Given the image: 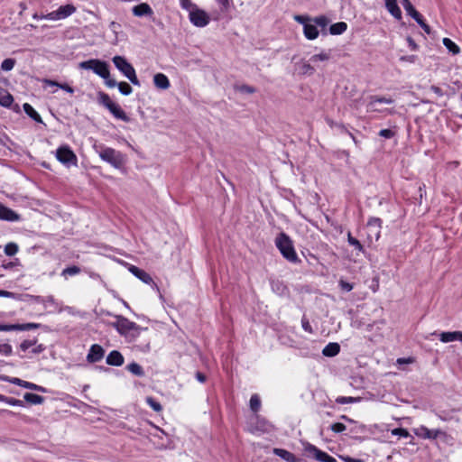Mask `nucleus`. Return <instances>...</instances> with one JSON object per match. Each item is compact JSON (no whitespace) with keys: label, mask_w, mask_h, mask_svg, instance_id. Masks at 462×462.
I'll list each match as a JSON object with an SVG mask.
<instances>
[{"label":"nucleus","mask_w":462,"mask_h":462,"mask_svg":"<svg viewBox=\"0 0 462 462\" xmlns=\"http://www.w3.org/2000/svg\"><path fill=\"white\" fill-rule=\"evenodd\" d=\"M444 46L453 54H458L460 52V48L452 42L449 38H444L442 41Z\"/></svg>","instance_id":"72a5a7b5"},{"label":"nucleus","mask_w":462,"mask_h":462,"mask_svg":"<svg viewBox=\"0 0 462 462\" xmlns=\"http://www.w3.org/2000/svg\"><path fill=\"white\" fill-rule=\"evenodd\" d=\"M330 429L332 431L336 432V433H340V432H343L344 430H346V425L341 423V422H336V423H333L331 426H330Z\"/></svg>","instance_id":"5fc2aeb1"},{"label":"nucleus","mask_w":462,"mask_h":462,"mask_svg":"<svg viewBox=\"0 0 462 462\" xmlns=\"http://www.w3.org/2000/svg\"><path fill=\"white\" fill-rule=\"evenodd\" d=\"M305 450L310 454L313 455V457L320 462H337V459L328 453L319 449L316 446L308 444L305 448Z\"/></svg>","instance_id":"9d476101"},{"label":"nucleus","mask_w":462,"mask_h":462,"mask_svg":"<svg viewBox=\"0 0 462 462\" xmlns=\"http://www.w3.org/2000/svg\"><path fill=\"white\" fill-rule=\"evenodd\" d=\"M303 33L308 40H315L319 36L317 26L310 22L303 27Z\"/></svg>","instance_id":"5701e85b"},{"label":"nucleus","mask_w":462,"mask_h":462,"mask_svg":"<svg viewBox=\"0 0 462 462\" xmlns=\"http://www.w3.org/2000/svg\"><path fill=\"white\" fill-rule=\"evenodd\" d=\"M331 53L328 51H322L319 54H314L310 57V61L312 63H316L318 61H327L330 59Z\"/></svg>","instance_id":"2f4dec72"},{"label":"nucleus","mask_w":462,"mask_h":462,"mask_svg":"<svg viewBox=\"0 0 462 462\" xmlns=\"http://www.w3.org/2000/svg\"><path fill=\"white\" fill-rule=\"evenodd\" d=\"M99 157L116 169H121L125 162V155L113 148L101 146L97 151Z\"/></svg>","instance_id":"f03ea898"},{"label":"nucleus","mask_w":462,"mask_h":462,"mask_svg":"<svg viewBox=\"0 0 462 462\" xmlns=\"http://www.w3.org/2000/svg\"><path fill=\"white\" fill-rule=\"evenodd\" d=\"M101 103L108 109V106L110 104H115L109 97V96L106 93H100L99 94Z\"/></svg>","instance_id":"603ef678"},{"label":"nucleus","mask_w":462,"mask_h":462,"mask_svg":"<svg viewBox=\"0 0 462 462\" xmlns=\"http://www.w3.org/2000/svg\"><path fill=\"white\" fill-rule=\"evenodd\" d=\"M18 245L15 243H8L5 246V253L8 256H13L18 252Z\"/></svg>","instance_id":"a19ab883"},{"label":"nucleus","mask_w":462,"mask_h":462,"mask_svg":"<svg viewBox=\"0 0 462 462\" xmlns=\"http://www.w3.org/2000/svg\"><path fill=\"white\" fill-rule=\"evenodd\" d=\"M127 370L130 373H132L133 374L137 375V376L144 375L143 367L139 364L134 363V362H133L127 365Z\"/></svg>","instance_id":"f704fd0d"},{"label":"nucleus","mask_w":462,"mask_h":462,"mask_svg":"<svg viewBox=\"0 0 462 462\" xmlns=\"http://www.w3.org/2000/svg\"><path fill=\"white\" fill-rule=\"evenodd\" d=\"M136 277L146 284H151L153 282L151 275L143 270H141V273H139Z\"/></svg>","instance_id":"49530a36"},{"label":"nucleus","mask_w":462,"mask_h":462,"mask_svg":"<svg viewBox=\"0 0 462 462\" xmlns=\"http://www.w3.org/2000/svg\"><path fill=\"white\" fill-rule=\"evenodd\" d=\"M0 297L16 299V294L12 291L0 290Z\"/></svg>","instance_id":"680f3d73"},{"label":"nucleus","mask_w":462,"mask_h":462,"mask_svg":"<svg viewBox=\"0 0 462 462\" xmlns=\"http://www.w3.org/2000/svg\"><path fill=\"white\" fill-rule=\"evenodd\" d=\"M220 5V10L223 13L229 11L232 0H216Z\"/></svg>","instance_id":"8fccbe9b"},{"label":"nucleus","mask_w":462,"mask_h":462,"mask_svg":"<svg viewBox=\"0 0 462 462\" xmlns=\"http://www.w3.org/2000/svg\"><path fill=\"white\" fill-rule=\"evenodd\" d=\"M108 110L116 118L120 119L124 122L130 121L129 116L125 114V112L116 103L110 104V106H108Z\"/></svg>","instance_id":"aec40b11"},{"label":"nucleus","mask_w":462,"mask_h":462,"mask_svg":"<svg viewBox=\"0 0 462 462\" xmlns=\"http://www.w3.org/2000/svg\"><path fill=\"white\" fill-rule=\"evenodd\" d=\"M261 407V401L257 394H253L250 398V409L256 412L259 411Z\"/></svg>","instance_id":"ea45409f"},{"label":"nucleus","mask_w":462,"mask_h":462,"mask_svg":"<svg viewBox=\"0 0 462 462\" xmlns=\"http://www.w3.org/2000/svg\"><path fill=\"white\" fill-rule=\"evenodd\" d=\"M403 7L407 14L411 15L416 22L422 19L421 14L413 7L409 0H403Z\"/></svg>","instance_id":"393cba45"},{"label":"nucleus","mask_w":462,"mask_h":462,"mask_svg":"<svg viewBox=\"0 0 462 462\" xmlns=\"http://www.w3.org/2000/svg\"><path fill=\"white\" fill-rule=\"evenodd\" d=\"M79 273H80V268L76 265H72V266H69V267L65 268L62 271L61 275L67 279L68 276H74V275L79 274Z\"/></svg>","instance_id":"4c0bfd02"},{"label":"nucleus","mask_w":462,"mask_h":462,"mask_svg":"<svg viewBox=\"0 0 462 462\" xmlns=\"http://www.w3.org/2000/svg\"><path fill=\"white\" fill-rule=\"evenodd\" d=\"M13 352L12 346L8 343H0V354L4 356H10Z\"/></svg>","instance_id":"09e8293b"},{"label":"nucleus","mask_w":462,"mask_h":462,"mask_svg":"<svg viewBox=\"0 0 462 462\" xmlns=\"http://www.w3.org/2000/svg\"><path fill=\"white\" fill-rule=\"evenodd\" d=\"M141 270L140 268H138L137 266H134V265H130L129 267V271L131 273H133L135 277L141 273Z\"/></svg>","instance_id":"774afa93"},{"label":"nucleus","mask_w":462,"mask_h":462,"mask_svg":"<svg viewBox=\"0 0 462 462\" xmlns=\"http://www.w3.org/2000/svg\"><path fill=\"white\" fill-rule=\"evenodd\" d=\"M385 6L388 12L396 19L402 18V11L397 5L396 0H385Z\"/></svg>","instance_id":"4be33fe9"},{"label":"nucleus","mask_w":462,"mask_h":462,"mask_svg":"<svg viewBox=\"0 0 462 462\" xmlns=\"http://www.w3.org/2000/svg\"><path fill=\"white\" fill-rule=\"evenodd\" d=\"M20 217L17 213H15L13 209L6 208L0 204V219L5 221H17Z\"/></svg>","instance_id":"f3484780"},{"label":"nucleus","mask_w":462,"mask_h":462,"mask_svg":"<svg viewBox=\"0 0 462 462\" xmlns=\"http://www.w3.org/2000/svg\"><path fill=\"white\" fill-rule=\"evenodd\" d=\"M133 14L137 17L151 16L153 14V11L151 6L146 3H142L133 7Z\"/></svg>","instance_id":"dca6fc26"},{"label":"nucleus","mask_w":462,"mask_h":462,"mask_svg":"<svg viewBox=\"0 0 462 462\" xmlns=\"http://www.w3.org/2000/svg\"><path fill=\"white\" fill-rule=\"evenodd\" d=\"M7 381L13 384L19 385L25 389L34 390L41 393H46V389L44 387L35 384L33 383L23 381L20 378L13 377L8 379Z\"/></svg>","instance_id":"f8f14e48"},{"label":"nucleus","mask_w":462,"mask_h":462,"mask_svg":"<svg viewBox=\"0 0 462 462\" xmlns=\"http://www.w3.org/2000/svg\"><path fill=\"white\" fill-rule=\"evenodd\" d=\"M340 351V346L337 343H328L322 350L325 356L333 357Z\"/></svg>","instance_id":"b1692460"},{"label":"nucleus","mask_w":462,"mask_h":462,"mask_svg":"<svg viewBox=\"0 0 462 462\" xmlns=\"http://www.w3.org/2000/svg\"><path fill=\"white\" fill-rule=\"evenodd\" d=\"M377 103L380 104H393V99L391 97H378V96H371L369 97V102L367 104V111L370 112H375L378 111L375 105Z\"/></svg>","instance_id":"4468645a"},{"label":"nucleus","mask_w":462,"mask_h":462,"mask_svg":"<svg viewBox=\"0 0 462 462\" xmlns=\"http://www.w3.org/2000/svg\"><path fill=\"white\" fill-rule=\"evenodd\" d=\"M14 101L13 96L4 88H0V105L8 107Z\"/></svg>","instance_id":"cd10ccee"},{"label":"nucleus","mask_w":462,"mask_h":462,"mask_svg":"<svg viewBox=\"0 0 462 462\" xmlns=\"http://www.w3.org/2000/svg\"><path fill=\"white\" fill-rule=\"evenodd\" d=\"M76 12V7L71 5L68 4L65 5L60 6L57 10L52 11L44 16H42V18H45L46 20H51V21H58V20H63L71 14H73Z\"/></svg>","instance_id":"6e6552de"},{"label":"nucleus","mask_w":462,"mask_h":462,"mask_svg":"<svg viewBox=\"0 0 462 462\" xmlns=\"http://www.w3.org/2000/svg\"><path fill=\"white\" fill-rule=\"evenodd\" d=\"M112 60H113L116 68L121 73H123L124 76H125L131 81L132 84H134L135 86L140 85V82L136 76L134 68L132 66V64H130L126 60V59L125 57L115 56Z\"/></svg>","instance_id":"20e7f679"},{"label":"nucleus","mask_w":462,"mask_h":462,"mask_svg":"<svg viewBox=\"0 0 462 462\" xmlns=\"http://www.w3.org/2000/svg\"><path fill=\"white\" fill-rule=\"evenodd\" d=\"M311 21L315 23L317 27L319 26L323 30L326 29L329 23L328 18L325 15L317 16L311 19Z\"/></svg>","instance_id":"c9c22d12"},{"label":"nucleus","mask_w":462,"mask_h":462,"mask_svg":"<svg viewBox=\"0 0 462 462\" xmlns=\"http://www.w3.org/2000/svg\"><path fill=\"white\" fill-rule=\"evenodd\" d=\"M15 65V60L14 59H5L1 64V69L5 71H9L14 69Z\"/></svg>","instance_id":"c03bdc74"},{"label":"nucleus","mask_w":462,"mask_h":462,"mask_svg":"<svg viewBox=\"0 0 462 462\" xmlns=\"http://www.w3.org/2000/svg\"><path fill=\"white\" fill-rule=\"evenodd\" d=\"M153 83L157 88L168 89L171 86L170 80L163 73H157L153 76Z\"/></svg>","instance_id":"412c9836"},{"label":"nucleus","mask_w":462,"mask_h":462,"mask_svg":"<svg viewBox=\"0 0 462 462\" xmlns=\"http://www.w3.org/2000/svg\"><path fill=\"white\" fill-rule=\"evenodd\" d=\"M273 453L287 462H296L295 456L288 450L282 448H274Z\"/></svg>","instance_id":"a878e982"},{"label":"nucleus","mask_w":462,"mask_h":462,"mask_svg":"<svg viewBox=\"0 0 462 462\" xmlns=\"http://www.w3.org/2000/svg\"><path fill=\"white\" fill-rule=\"evenodd\" d=\"M301 326L306 332L312 333V328L310 324V321L305 317H303L301 319Z\"/></svg>","instance_id":"bf43d9fd"},{"label":"nucleus","mask_w":462,"mask_h":462,"mask_svg":"<svg viewBox=\"0 0 462 462\" xmlns=\"http://www.w3.org/2000/svg\"><path fill=\"white\" fill-rule=\"evenodd\" d=\"M347 29V24L345 22H338L329 27V32L332 35H339L345 32Z\"/></svg>","instance_id":"bb28decb"},{"label":"nucleus","mask_w":462,"mask_h":462,"mask_svg":"<svg viewBox=\"0 0 462 462\" xmlns=\"http://www.w3.org/2000/svg\"><path fill=\"white\" fill-rule=\"evenodd\" d=\"M56 159L68 168L78 165L77 155L67 144L61 145L57 149Z\"/></svg>","instance_id":"423d86ee"},{"label":"nucleus","mask_w":462,"mask_h":462,"mask_svg":"<svg viewBox=\"0 0 462 462\" xmlns=\"http://www.w3.org/2000/svg\"><path fill=\"white\" fill-rule=\"evenodd\" d=\"M106 81V85L108 87V88H115L116 86H118V83L113 79H110V76L106 79H104Z\"/></svg>","instance_id":"0e129e2a"},{"label":"nucleus","mask_w":462,"mask_h":462,"mask_svg":"<svg viewBox=\"0 0 462 462\" xmlns=\"http://www.w3.org/2000/svg\"><path fill=\"white\" fill-rule=\"evenodd\" d=\"M190 23L197 27H205L210 22L209 15L202 9L197 7L189 14Z\"/></svg>","instance_id":"1a4fd4ad"},{"label":"nucleus","mask_w":462,"mask_h":462,"mask_svg":"<svg viewBox=\"0 0 462 462\" xmlns=\"http://www.w3.org/2000/svg\"><path fill=\"white\" fill-rule=\"evenodd\" d=\"M347 242L350 245L354 246L357 251L364 253V246L356 238L352 236L350 232L347 234Z\"/></svg>","instance_id":"58836bf2"},{"label":"nucleus","mask_w":462,"mask_h":462,"mask_svg":"<svg viewBox=\"0 0 462 462\" xmlns=\"http://www.w3.org/2000/svg\"><path fill=\"white\" fill-rule=\"evenodd\" d=\"M239 90L247 94H253L255 92V88L248 85H242L239 87Z\"/></svg>","instance_id":"052dcab7"},{"label":"nucleus","mask_w":462,"mask_h":462,"mask_svg":"<svg viewBox=\"0 0 462 462\" xmlns=\"http://www.w3.org/2000/svg\"><path fill=\"white\" fill-rule=\"evenodd\" d=\"M118 89L122 95L128 96L132 93V87L126 82L118 83Z\"/></svg>","instance_id":"79ce46f5"},{"label":"nucleus","mask_w":462,"mask_h":462,"mask_svg":"<svg viewBox=\"0 0 462 462\" xmlns=\"http://www.w3.org/2000/svg\"><path fill=\"white\" fill-rule=\"evenodd\" d=\"M294 20H295L297 23H299L302 24V25H303V27L305 26V24H307L309 22H310V21H311V19H310V17H308V16H304V15H295V16H294Z\"/></svg>","instance_id":"6e6d98bb"},{"label":"nucleus","mask_w":462,"mask_h":462,"mask_svg":"<svg viewBox=\"0 0 462 462\" xmlns=\"http://www.w3.org/2000/svg\"><path fill=\"white\" fill-rule=\"evenodd\" d=\"M379 135L383 138L390 139L394 136V132L391 129H382L379 132Z\"/></svg>","instance_id":"4d7b16f0"},{"label":"nucleus","mask_w":462,"mask_h":462,"mask_svg":"<svg viewBox=\"0 0 462 462\" xmlns=\"http://www.w3.org/2000/svg\"><path fill=\"white\" fill-rule=\"evenodd\" d=\"M45 82H46L47 85H50V86H59L60 88L64 89L65 91H67L69 93H73V88L71 87H69V85H67V84L60 85L57 82L52 81V80H49V79L45 80Z\"/></svg>","instance_id":"3c124183"},{"label":"nucleus","mask_w":462,"mask_h":462,"mask_svg":"<svg viewBox=\"0 0 462 462\" xmlns=\"http://www.w3.org/2000/svg\"><path fill=\"white\" fill-rule=\"evenodd\" d=\"M105 355L104 348L98 345L94 344L90 346V349L87 356V361L88 363H97L103 359Z\"/></svg>","instance_id":"9b49d317"},{"label":"nucleus","mask_w":462,"mask_h":462,"mask_svg":"<svg viewBox=\"0 0 462 462\" xmlns=\"http://www.w3.org/2000/svg\"><path fill=\"white\" fill-rule=\"evenodd\" d=\"M180 5L183 9L189 12V14L198 7V5L193 4L191 0H180Z\"/></svg>","instance_id":"37998d69"},{"label":"nucleus","mask_w":462,"mask_h":462,"mask_svg":"<svg viewBox=\"0 0 462 462\" xmlns=\"http://www.w3.org/2000/svg\"><path fill=\"white\" fill-rule=\"evenodd\" d=\"M339 287L342 291H350L353 290V284H351L346 281H343V280L339 281Z\"/></svg>","instance_id":"13d9d810"},{"label":"nucleus","mask_w":462,"mask_h":462,"mask_svg":"<svg viewBox=\"0 0 462 462\" xmlns=\"http://www.w3.org/2000/svg\"><path fill=\"white\" fill-rule=\"evenodd\" d=\"M391 433L393 436H399V437H402V438H408V437H410L409 431L406 429H403V428L393 429L391 431Z\"/></svg>","instance_id":"de8ad7c7"},{"label":"nucleus","mask_w":462,"mask_h":462,"mask_svg":"<svg viewBox=\"0 0 462 462\" xmlns=\"http://www.w3.org/2000/svg\"><path fill=\"white\" fill-rule=\"evenodd\" d=\"M275 245L287 261L294 263L300 262L293 242L287 234L280 233L275 238Z\"/></svg>","instance_id":"f257e3e1"},{"label":"nucleus","mask_w":462,"mask_h":462,"mask_svg":"<svg viewBox=\"0 0 462 462\" xmlns=\"http://www.w3.org/2000/svg\"><path fill=\"white\" fill-rule=\"evenodd\" d=\"M382 223L383 221L379 217H373L368 219L367 226L374 232L375 241L380 238Z\"/></svg>","instance_id":"a211bd4d"},{"label":"nucleus","mask_w":462,"mask_h":462,"mask_svg":"<svg viewBox=\"0 0 462 462\" xmlns=\"http://www.w3.org/2000/svg\"><path fill=\"white\" fill-rule=\"evenodd\" d=\"M40 324L38 323H24V324H11L9 328H11V331L14 330H31L40 328Z\"/></svg>","instance_id":"c85d7f7f"},{"label":"nucleus","mask_w":462,"mask_h":462,"mask_svg":"<svg viewBox=\"0 0 462 462\" xmlns=\"http://www.w3.org/2000/svg\"><path fill=\"white\" fill-rule=\"evenodd\" d=\"M361 400H362L361 397L339 396L336 399V402L338 404H347V403L359 402Z\"/></svg>","instance_id":"e433bc0d"},{"label":"nucleus","mask_w":462,"mask_h":462,"mask_svg":"<svg viewBox=\"0 0 462 462\" xmlns=\"http://www.w3.org/2000/svg\"><path fill=\"white\" fill-rule=\"evenodd\" d=\"M196 379L199 382V383H205L207 381V377L206 375L201 373V372H197L196 373Z\"/></svg>","instance_id":"338daca9"},{"label":"nucleus","mask_w":462,"mask_h":462,"mask_svg":"<svg viewBox=\"0 0 462 462\" xmlns=\"http://www.w3.org/2000/svg\"><path fill=\"white\" fill-rule=\"evenodd\" d=\"M420 26L423 29V31L427 33V34H430V26L425 23L424 20L423 19H420L419 22H417Z\"/></svg>","instance_id":"e2e57ef3"},{"label":"nucleus","mask_w":462,"mask_h":462,"mask_svg":"<svg viewBox=\"0 0 462 462\" xmlns=\"http://www.w3.org/2000/svg\"><path fill=\"white\" fill-rule=\"evenodd\" d=\"M24 112L34 121L42 123L41 116L34 110V108L28 103L23 106Z\"/></svg>","instance_id":"c756f323"},{"label":"nucleus","mask_w":462,"mask_h":462,"mask_svg":"<svg viewBox=\"0 0 462 462\" xmlns=\"http://www.w3.org/2000/svg\"><path fill=\"white\" fill-rule=\"evenodd\" d=\"M23 399L31 404H42L44 402L42 396L32 393H24Z\"/></svg>","instance_id":"7c9ffc66"},{"label":"nucleus","mask_w":462,"mask_h":462,"mask_svg":"<svg viewBox=\"0 0 462 462\" xmlns=\"http://www.w3.org/2000/svg\"><path fill=\"white\" fill-rule=\"evenodd\" d=\"M412 431L418 438L423 439H437L439 438L447 437V433L440 429L430 430L423 425L413 428Z\"/></svg>","instance_id":"0eeeda50"},{"label":"nucleus","mask_w":462,"mask_h":462,"mask_svg":"<svg viewBox=\"0 0 462 462\" xmlns=\"http://www.w3.org/2000/svg\"><path fill=\"white\" fill-rule=\"evenodd\" d=\"M5 403L12 405V406H19V407L24 406L23 401L15 399V398H12V397H7Z\"/></svg>","instance_id":"864d4df0"},{"label":"nucleus","mask_w":462,"mask_h":462,"mask_svg":"<svg viewBox=\"0 0 462 462\" xmlns=\"http://www.w3.org/2000/svg\"><path fill=\"white\" fill-rule=\"evenodd\" d=\"M106 362L109 365L121 366L125 362V358L119 351L113 350L107 355Z\"/></svg>","instance_id":"2eb2a0df"},{"label":"nucleus","mask_w":462,"mask_h":462,"mask_svg":"<svg viewBox=\"0 0 462 462\" xmlns=\"http://www.w3.org/2000/svg\"><path fill=\"white\" fill-rule=\"evenodd\" d=\"M147 404L155 411H161L162 410V405L152 397L146 398Z\"/></svg>","instance_id":"a18cd8bd"},{"label":"nucleus","mask_w":462,"mask_h":462,"mask_svg":"<svg viewBox=\"0 0 462 462\" xmlns=\"http://www.w3.org/2000/svg\"><path fill=\"white\" fill-rule=\"evenodd\" d=\"M20 349L23 352L31 349L32 354H40L45 350V346L42 344H36V340H23L20 344Z\"/></svg>","instance_id":"ddd939ff"},{"label":"nucleus","mask_w":462,"mask_h":462,"mask_svg":"<svg viewBox=\"0 0 462 462\" xmlns=\"http://www.w3.org/2000/svg\"><path fill=\"white\" fill-rule=\"evenodd\" d=\"M112 326L122 336H127L131 332L137 336L140 333L141 328L135 322L129 320L123 316H116V321Z\"/></svg>","instance_id":"39448f33"},{"label":"nucleus","mask_w":462,"mask_h":462,"mask_svg":"<svg viewBox=\"0 0 462 462\" xmlns=\"http://www.w3.org/2000/svg\"><path fill=\"white\" fill-rule=\"evenodd\" d=\"M79 68L87 70H92L102 79L109 77V67L106 61L91 59L79 63Z\"/></svg>","instance_id":"7ed1b4c3"},{"label":"nucleus","mask_w":462,"mask_h":462,"mask_svg":"<svg viewBox=\"0 0 462 462\" xmlns=\"http://www.w3.org/2000/svg\"><path fill=\"white\" fill-rule=\"evenodd\" d=\"M300 72L302 75L311 76L315 73V69L310 62L302 61L300 64Z\"/></svg>","instance_id":"473e14b6"},{"label":"nucleus","mask_w":462,"mask_h":462,"mask_svg":"<svg viewBox=\"0 0 462 462\" xmlns=\"http://www.w3.org/2000/svg\"><path fill=\"white\" fill-rule=\"evenodd\" d=\"M430 90L435 93L438 97H442L444 95L442 89L437 86H431Z\"/></svg>","instance_id":"69168bd1"},{"label":"nucleus","mask_w":462,"mask_h":462,"mask_svg":"<svg viewBox=\"0 0 462 462\" xmlns=\"http://www.w3.org/2000/svg\"><path fill=\"white\" fill-rule=\"evenodd\" d=\"M439 339L443 343H448L453 341L462 342V332L461 331H448L442 332L439 334Z\"/></svg>","instance_id":"6ab92c4d"}]
</instances>
